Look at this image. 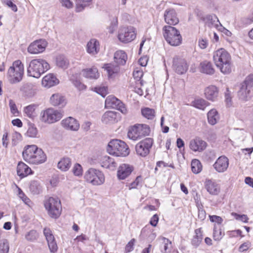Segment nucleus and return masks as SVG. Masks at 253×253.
<instances>
[{"mask_svg":"<svg viewBox=\"0 0 253 253\" xmlns=\"http://www.w3.org/2000/svg\"><path fill=\"white\" fill-rule=\"evenodd\" d=\"M24 160L32 164L39 165L44 163L46 157L43 151L36 145H28L23 151Z\"/></svg>","mask_w":253,"mask_h":253,"instance_id":"obj_1","label":"nucleus"},{"mask_svg":"<svg viewBox=\"0 0 253 253\" xmlns=\"http://www.w3.org/2000/svg\"><path fill=\"white\" fill-rule=\"evenodd\" d=\"M213 59L216 66L223 74L231 71V56L224 48H220L213 52Z\"/></svg>","mask_w":253,"mask_h":253,"instance_id":"obj_2","label":"nucleus"},{"mask_svg":"<svg viewBox=\"0 0 253 253\" xmlns=\"http://www.w3.org/2000/svg\"><path fill=\"white\" fill-rule=\"evenodd\" d=\"M50 69V65L44 59L42 58L32 60L27 67L28 75L39 78Z\"/></svg>","mask_w":253,"mask_h":253,"instance_id":"obj_3","label":"nucleus"},{"mask_svg":"<svg viewBox=\"0 0 253 253\" xmlns=\"http://www.w3.org/2000/svg\"><path fill=\"white\" fill-rule=\"evenodd\" d=\"M107 152L116 157H126L129 154V149L126 144L119 139L111 140L107 148Z\"/></svg>","mask_w":253,"mask_h":253,"instance_id":"obj_4","label":"nucleus"},{"mask_svg":"<svg viewBox=\"0 0 253 253\" xmlns=\"http://www.w3.org/2000/svg\"><path fill=\"white\" fill-rule=\"evenodd\" d=\"M47 214L52 218L57 219L61 214L62 208L60 200L57 197H49L44 202Z\"/></svg>","mask_w":253,"mask_h":253,"instance_id":"obj_5","label":"nucleus"},{"mask_svg":"<svg viewBox=\"0 0 253 253\" xmlns=\"http://www.w3.org/2000/svg\"><path fill=\"white\" fill-rule=\"evenodd\" d=\"M24 74V65L22 62L17 60L15 61L10 66L7 73V78L11 84L20 82Z\"/></svg>","mask_w":253,"mask_h":253,"instance_id":"obj_6","label":"nucleus"},{"mask_svg":"<svg viewBox=\"0 0 253 253\" xmlns=\"http://www.w3.org/2000/svg\"><path fill=\"white\" fill-rule=\"evenodd\" d=\"M163 35L168 43L172 46H178L182 42L180 32L171 26H165L163 28Z\"/></svg>","mask_w":253,"mask_h":253,"instance_id":"obj_7","label":"nucleus"},{"mask_svg":"<svg viewBox=\"0 0 253 253\" xmlns=\"http://www.w3.org/2000/svg\"><path fill=\"white\" fill-rule=\"evenodd\" d=\"M150 132L149 126L145 124H137L129 127L127 136L134 141L149 135Z\"/></svg>","mask_w":253,"mask_h":253,"instance_id":"obj_8","label":"nucleus"},{"mask_svg":"<svg viewBox=\"0 0 253 253\" xmlns=\"http://www.w3.org/2000/svg\"><path fill=\"white\" fill-rule=\"evenodd\" d=\"M85 180L93 185H100L105 181L103 173L100 170L93 168L89 169L84 173Z\"/></svg>","mask_w":253,"mask_h":253,"instance_id":"obj_9","label":"nucleus"},{"mask_svg":"<svg viewBox=\"0 0 253 253\" xmlns=\"http://www.w3.org/2000/svg\"><path fill=\"white\" fill-rule=\"evenodd\" d=\"M253 87V74L248 75L241 84L238 97L240 99L247 101L251 97V90Z\"/></svg>","mask_w":253,"mask_h":253,"instance_id":"obj_10","label":"nucleus"},{"mask_svg":"<svg viewBox=\"0 0 253 253\" xmlns=\"http://www.w3.org/2000/svg\"><path fill=\"white\" fill-rule=\"evenodd\" d=\"M63 112L49 108L41 113V120L42 122L52 124L59 121L63 116Z\"/></svg>","mask_w":253,"mask_h":253,"instance_id":"obj_11","label":"nucleus"},{"mask_svg":"<svg viewBox=\"0 0 253 253\" xmlns=\"http://www.w3.org/2000/svg\"><path fill=\"white\" fill-rule=\"evenodd\" d=\"M136 36L135 28L130 26L121 28L119 31L118 37L121 42L128 43L134 40Z\"/></svg>","mask_w":253,"mask_h":253,"instance_id":"obj_12","label":"nucleus"},{"mask_svg":"<svg viewBox=\"0 0 253 253\" xmlns=\"http://www.w3.org/2000/svg\"><path fill=\"white\" fill-rule=\"evenodd\" d=\"M153 144L151 138H146L138 143L135 146V150L137 155L145 157L150 153V150Z\"/></svg>","mask_w":253,"mask_h":253,"instance_id":"obj_13","label":"nucleus"},{"mask_svg":"<svg viewBox=\"0 0 253 253\" xmlns=\"http://www.w3.org/2000/svg\"><path fill=\"white\" fill-rule=\"evenodd\" d=\"M189 65L185 59L175 57L173 59L172 67L176 73L182 75L185 73Z\"/></svg>","mask_w":253,"mask_h":253,"instance_id":"obj_14","label":"nucleus"},{"mask_svg":"<svg viewBox=\"0 0 253 253\" xmlns=\"http://www.w3.org/2000/svg\"><path fill=\"white\" fill-rule=\"evenodd\" d=\"M47 42L45 40H37L31 43L28 47V51L31 54H38L42 52L45 49Z\"/></svg>","mask_w":253,"mask_h":253,"instance_id":"obj_15","label":"nucleus"},{"mask_svg":"<svg viewBox=\"0 0 253 253\" xmlns=\"http://www.w3.org/2000/svg\"><path fill=\"white\" fill-rule=\"evenodd\" d=\"M43 234L46 238L50 252L56 253L58 250V246L51 230L48 228H45L43 230Z\"/></svg>","mask_w":253,"mask_h":253,"instance_id":"obj_16","label":"nucleus"},{"mask_svg":"<svg viewBox=\"0 0 253 253\" xmlns=\"http://www.w3.org/2000/svg\"><path fill=\"white\" fill-rule=\"evenodd\" d=\"M229 166L228 159L225 156L219 157L213 165V169L218 172L225 171Z\"/></svg>","mask_w":253,"mask_h":253,"instance_id":"obj_17","label":"nucleus"},{"mask_svg":"<svg viewBox=\"0 0 253 253\" xmlns=\"http://www.w3.org/2000/svg\"><path fill=\"white\" fill-rule=\"evenodd\" d=\"M164 18L169 26L175 25L179 22V19L175 10L173 9H167L165 11Z\"/></svg>","mask_w":253,"mask_h":253,"instance_id":"obj_18","label":"nucleus"},{"mask_svg":"<svg viewBox=\"0 0 253 253\" xmlns=\"http://www.w3.org/2000/svg\"><path fill=\"white\" fill-rule=\"evenodd\" d=\"M207 143L199 137H196L190 141L189 147L194 152H202L207 147Z\"/></svg>","mask_w":253,"mask_h":253,"instance_id":"obj_19","label":"nucleus"},{"mask_svg":"<svg viewBox=\"0 0 253 253\" xmlns=\"http://www.w3.org/2000/svg\"><path fill=\"white\" fill-rule=\"evenodd\" d=\"M133 170V167L129 164H123L121 165L117 171L118 178L120 180L126 179L130 175Z\"/></svg>","mask_w":253,"mask_h":253,"instance_id":"obj_20","label":"nucleus"},{"mask_svg":"<svg viewBox=\"0 0 253 253\" xmlns=\"http://www.w3.org/2000/svg\"><path fill=\"white\" fill-rule=\"evenodd\" d=\"M219 90L215 85H210L205 89V95L206 98L211 101L217 100Z\"/></svg>","mask_w":253,"mask_h":253,"instance_id":"obj_21","label":"nucleus"},{"mask_svg":"<svg viewBox=\"0 0 253 253\" xmlns=\"http://www.w3.org/2000/svg\"><path fill=\"white\" fill-rule=\"evenodd\" d=\"M59 83L58 79L53 74H48L45 76L42 80V86L46 88H50L58 84Z\"/></svg>","mask_w":253,"mask_h":253,"instance_id":"obj_22","label":"nucleus"},{"mask_svg":"<svg viewBox=\"0 0 253 253\" xmlns=\"http://www.w3.org/2000/svg\"><path fill=\"white\" fill-rule=\"evenodd\" d=\"M62 125L66 129L76 131L80 127L78 121L74 118L69 117L62 121Z\"/></svg>","mask_w":253,"mask_h":253,"instance_id":"obj_23","label":"nucleus"},{"mask_svg":"<svg viewBox=\"0 0 253 253\" xmlns=\"http://www.w3.org/2000/svg\"><path fill=\"white\" fill-rule=\"evenodd\" d=\"M50 102L52 105L60 108L64 107L66 104L65 97L59 93L52 94L50 98Z\"/></svg>","mask_w":253,"mask_h":253,"instance_id":"obj_24","label":"nucleus"},{"mask_svg":"<svg viewBox=\"0 0 253 253\" xmlns=\"http://www.w3.org/2000/svg\"><path fill=\"white\" fill-rule=\"evenodd\" d=\"M100 50V44L99 42L94 39H91L86 45L87 52L92 55L97 54Z\"/></svg>","mask_w":253,"mask_h":253,"instance_id":"obj_25","label":"nucleus"},{"mask_svg":"<svg viewBox=\"0 0 253 253\" xmlns=\"http://www.w3.org/2000/svg\"><path fill=\"white\" fill-rule=\"evenodd\" d=\"M118 113L114 111H107L102 117V121L106 124H114L118 122Z\"/></svg>","mask_w":253,"mask_h":253,"instance_id":"obj_26","label":"nucleus"},{"mask_svg":"<svg viewBox=\"0 0 253 253\" xmlns=\"http://www.w3.org/2000/svg\"><path fill=\"white\" fill-rule=\"evenodd\" d=\"M205 187L208 192L211 195H217L220 192V187L215 181L209 179L205 182Z\"/></svg>","mask_w":253,"mask_h":253,"instance_id":"obj_27","label":"nucleus"},{"mask_svg":"<svg viewBox=\"0 0 253 253\" xmlns=\"http://www.w3.org/2000/svg\"><path fill=\"white\" fill-rule=\"evenodd\" d=\"M103 68L106 70L109 78H113L120 71V67L115 62L104 64Z\"/></svg>","mask_w":253,"mask_h":253,"instance_id":"obj_28","label":"nucleus"},{"mask_svg":"<svg viewBox=\"0 0 253 253\" xmlns=\"http://www.w3.org/2000/svg\"><path fill=\"white\" fill-rule=\"evenodd\" d=\"M82 74L84 77L89 79L96 80L99 77L98 69L95 67L83 69Z\"/></svg>","mask_w":253,"mask_h":253,"instance_id":"obj_29","label":"nucleus"},{"mask_svg":"<svg viewBox=\"0 0 253 253\" xmlns=\"http://www.w3.org/2000/svg\"><path fill=\"white\" fill-rule=\"evenodd\" d=\"M17 174L21 177H24L32 173V171L25 163L19 162L17 167Z\"/></svg>","mask_w":253,"mask_h":253,"instance_id":"obj_30","label":"nucleus"},{"mask_svg":"<svg viewBox=\"0 0 253 253\" xmlns=\"http://www.w3.org/2000/svg\"><path fill=\"white\" fill-rule=\"evenodd\" d=\"M114 62L119 66L124 65L126 64L127 55L123 50L117 51L114 54Z\"/></svg>","mask_w":253,"mask_h":253,"instance_id":"obj_31","label":"nucleus"},{"mask_svg":"<svg viewBox=\"0 0 253 253\" xmlns=\"http://www.w3.org/2000/svg\"><path fill=\"white\" fill-rule=\"evenodd\" d=\"M56 66L63 70L67 69L69 66V61L64 55L60 54L56 56L55 59Z\"/></svg>","mask_w":253,"mask_h":253,"instance_id":"obj_32","label":"nucleus"},{"mask_svg":"<svg viewBox=\"0 0 253 253\" xmlns=\"http://www.w3.org/2000/svg\"><path fill=\"white\" fill-rule=\"evenodd\" d=\"M72 162L70 158L63 157L58 162L57 168L63 171H67L71 167Z\"/></svg>","mask_w":253,"mask_h":253,"instance_id":"obj_33","label":"nucleus"},{"mask_svg":"<svg viewBox=\"0 0 253 253\" xmlns=\"http://www.w3.org/2000/svg\"><path fill=\"white\" fill-rule=\"evenodd\" d=\"M208 123L211 125L216 124L219 119L218 112L215 109H212L207 114Z\"/></svg>","mask_w":253,"mask_h":253,"instance_id":"obj_34","label":"nucleus"},{"mask_svg":"<svg viewBox=\"0 0 253 253\" xmlns=\"http://www.w3.org/2000/svg\"><path fill=\"white\" fill-rule=\"evenodd\" d=\"M201 72L208 75H212L214 73V69L212 64L208 61H204L201 63Z\"/></svg>","mask_w":253,"mask_h":253,"instance_id":"obj_35","label":"nucleus"},{"mask_svg":"<svg viewBox=\"0 0 253 253\" xmlns=\"http://www.w3.org/2000/svg\"><path fill=\"white\" fill-rule=\"evenodd\" d=\"M192 105L197 109L204 110L210 105V103L203 98H197L192 102Z\"/></svg>","mask_w":253,"mask_h":253,"instance_id":"obj_36","label":"nucleus"},{"mask_svg":"<svg viewBox=\"0 0 253 253\" xmlns=\"http://www.w3.org/2000/svg\"><path fill=\"white\" fill-rule=\"evenodd\" d=\"M121 100L113 95L108 96L105 100V106L109 108H116Z\"/></svg>","mask_w":253,"mask_h":253,"instance_id":"obj_37","label":"nucleus"},{"mask_svg":"<svg viewBox=\"0 0 253 253\" xmlns=\"http://www.w3.org/2000/svg\"><path fill=\"white\" fill-rule=\"evenodd\" d=\"M195 235L191 240L192 245L195 248L198 247L201 243L203 239V235L200 229H197L195 230Z\"/></svg>","mask_w":253,"mask_h":253,"instance_id":"obj_38","label":"nucleus"},{"mask_svg":"<svg viewBox=\"0 0 253 253\" xmlns=\"http://www.w3.org/2000/svg\"><path fill=\"white\" fill-rule=\"evenodd\" d=\"M191 166L192 171L195 174L199 173L202 170V165L199 160H193L191 162Z\"/></svg>","mask_w":253,"mask_h":253,"instance_id":"obj_39","label":"nucleus"},{"mask_svg":"<svg viewBox=\"0 0 253 253\" xmlns=\"http://www.w3.org/2000/svg\"><path fill=\"white\" fill-rule=\"evenodd\" d=\"M35 107L36 106L34 104H31L25 107L24 109V112L25 115L31 119H34L36 116Z\"/></svg>","mask_w":253,"mask_h":253,"instance_id":"obj_40","label":"nucleus"},{"mask_svg":"<svg viewBox=\"0 0 253 253\" xmlns=\"http://www.w3.org/2000/svg\"><path fill=\"white\" fill-rule=\"evenodd\" d=\"M204 19L206 21V23L209 26L213 25L216 28H218V25L217 24L215 23L216 22H218L220 25H221L219 20L215 15H208Z\"/></svg>","mask_w":253,"mask_h":253,"instance_id":"obj_41","label":"nucleus"},{"mask_svg":"<svg viewBox=\"0 0 253 253\" xmlns=\"http://www.w3.org/2000/svg\"><path fill=\"white\" fill-rule=\"evenodd\" d=\"M163 243L161 247V251L163 253H169L171 249V243L168 239L165 237L162 238Z\"/></svg>","mask_w":253,"mask_h":253,"instance_id":"obj_42","label":"nucleus"},{"mask_svg":"<svg viewBox=\"0 0 253 253\" xmlns=\"http://www.w3.org/2000/svg\"><path fill=\"white\" fill-rule=\"evenodd\" d=\"M141 114L145 118L152 120L155 116V111L154 109L148 107L141 109Z\"/></svg>","mask_w":253,"mask_h":253,"instance_id":"obj_43","label":"nucleus"},{"mask_svg":"<svg viewBox=\"0 0 253 253\" xmlns=\"http://www.w3.org/2000/svg\"><path fill=\"white\" fill-rule=\"evenodd\" d=\"M104 167L111 169H114L117 166V164L114 159L109 156H106L104 158Z\"/></svg>","mask_w":253,"mask_h":253,"instance_id":"obj_44","label":"nucleus"},{"mask_svg":"<svg viewBox=\"0 0 253 253\" xmlns=\"http://www.w3.org/2000/svg\"><path fill=\"white\" fill-rule=\"evenodd\" d=\"M30 191L33 194H38L42 190L41 186L37 181H32L29 187Z\"/></svg>","mask_w":253,"mask_h":253,"instance_id":"obj_45","label":"nucleus"},{"mask_svg":"<svg viewBox=\"0 0 253 253\" xmlns=\"http://www.w3.org/2000/svg\"><path fill=\"white\" fill-rule=\"evenodd\" d=\"M91 0H76V11L78 12L82 11L85 7L88 5Z\"/></svg>","mask_w":253,"mask_h":253,"instance_id":"obj_46","label":"nucleus"},{"mask_svg":"<svg viewBox=\"0 0 253 253\" xmlns=\"http://www.w3.org/2000/svg\"><path fill=\"white\" fill-rule=\"evenodd\" d=\"M38 134V130L35 125L33 124H29V127L26 133V136L29 137H36Z\"/></svg>","mask_w":253,"mask_h":253,"instance_id":"obj_47","label":"nucleus"},{"mask_svg":"<svg viewBox=\"0 0 253 253\" xmlns=\"http://www.w3.org/2000/svg\"><path fill=\"white\" fill-rule=\"evenodd\" d=\"M9 245L6 239L0 240V253H8Z\"/></svg>","mask_w":253,"mask_h":253,"instance_id":"obj_48","label":"nucleus"},{"mask_svg":"<svg viewBox=\"0 0 253 253\" xmlns=\"http://www.w3.org/2000/svg\"><path fill=\"white\" fill-rule=\"evenodd\" d=\"M38 238V233L36 230H32L28 232L25 235V238L27 240L33 242L36 240Z\"/></svg>","mask_w":253,"mask_h":253,"instance_id":"obj_49","label":"nucleus"},{"mask_svg":"<svg viewBox=\"0 0 253 253\" xmlns=\"http://www.w3.org/2000/svg\"><path fill=\"white\" fill-rule=\"evenodd\" d=\"M197 207L198 210V218L201 220H204L206 217V213L203 209V206L202 204L197 203Z\"/></svg>","mask_w":253,"mask_h":253,"instance_id":"obj_50","label":"nucleus"},{"mask_svg":"<svg viewBox=\"0 0 253 253\" xmlns=\"http://www.w3.org/2000/svg\"><path fill=\"white\" fill-rule=\"evenodd\" d=\"M71 80L74 86L79 90H84L85 89L86 86L80 80L72 78Z\"/></svg>","mask_w":253,"mask_h":253,"instance_id":"obj_51","label":"nucleus"},{"mask_svg":"<svg viewBox=\"0 0 253 253\" xmlns=\"http://www.w3.org/2000/svg\"><path fill=\"white\" fill-rule=\"evenodd\" d=\"M95 91L103 97H105L108 93V87L105 86L96 87L95 88Z\"/></svg>","mask_w":253,"mask_h":253,"instance_id":"obj_52","label":"nucleus"},{"mask_svg":"<svg viewBox=\"0 0 253 253\" xmlns=\"http://www.w3.org/2000/svg\"><path fill=\"white\" fill-rule=\"evenodd\" d=\"M73 172L75 175L80 176L83 174L82 167L79 164H76L72 169Z\"/></svg>","mask_w":253,"mask_h":253,"instance_id":"obj_53","label":"nucleus"},{"mask_svg":"<svg viewBox=\"0 0 253 253\" xmlns=\"http://www.w3.org/2000/svg\"><path fill=\"white\" fill-rule=\"evenodd\" d=\"M12 1L13 0H1V2L3 4L6 5L14 12H16L18 10L17 6L13 3Z\"/></svg>","mask_w":253,"mask_h":253,"instance_id":"obj_54","label":"nucleus"},{"mask_svg":"<svg viewBox=\"0 0 253 253\" xmlns=\"http://www.w3.org/2000/svg\"><path fill=\"white\" fill-rule=\"evenodd\" d=\"M9 105L11 113L15 116H18L19 113L18 109L17 108L15 103L12 100L10 99L9 101Z\"/></svg>","mask_w":253,"mask_h":253,"instance_id":"obj_55","label":"nucleus"},{"mask_svg":"<svg viewBox=\"0 0 253 253\" xmlns=\"http://www.w3.org/2000/svg\"><path fill=\"white\" fill-rule=\"evenodd\" d=\"M22 136L18 132H14L12 135V144L13 145H16L19 141L21 140Z\"/></svg>","mask_w":253,"mask_h":253,"instance_id":"obj_56","label":"nucleus"},{"mask_svg":"<svg viewBox=\"0 0 253 253\" xmlns=\"http://www.w3.org/2000/svg\"><path fill=\"white\" fill-rule=\"evenodd\" d=\"M18 195L19 197L26 204H28L30 202V199L26 196L25 194L23 192L22 190L20 188H18Z\"/></svg>","mask_w":253,"mask_h":253,"instance_id":"obj_57","label":"nucleus"},{"mask_svg":"<svg viewBox=\"0 0 253 253\" xmlns=\"http://www.w3.org/2000/svg\"><path fill=\"white\" fill-rule=\"evenodd\" d=\"M135 240L132 239L126 245L125 247V253H128L131 252L133 250V246L135 243Z\"/></svg>","mask_w":253,"mask_h":253,"instance_id":"obj_58","label":"nucleus"},{"mask_svg":"<svg viewBox=\"0 0 253 253\" xmlns=\"http://www.w3.org/2000/svg\"><path fill=\"white\" fill-rule=\"evenodd\" d=\"M225 97L226 105L228 107L231 106V98L232 95L231 92L229 90L228 88H227L226 91L225 92Z\"/></svg>","mask_w":253,"mask_h":253,"instance_id":"obj_59","label":"nucleus"},{"mask_svg":"<svg viewBox=\"0 0 253 253\" xmlns=\"http://www.w3.org/2000/svg\"><path fill=\"white\" fill-rule=\"evenodd\" d=\"M142 180L141 176H138L135 180L129 185V189L136 188Z\"/></svg>","mask_w":253,"mask_h":253,"instance_id":"obj_60","label":"nucleus"},{"mask_svg":"<svg viewBox=\"0 0 253 253\" xmlns=\"http://www.w3.org/2000/svg\"><path fill=\"white\" fill-rule=\"evenodd\" d=\"M143 72L140 70H135L133 73V76L135 79H136L139 82V84L142 85V81H140L143 76Z\"/></svg>","mask_w":253,"mask_h":253,"instance_id":"obj_61","label":"nucleus"},{"mask_svg":"<svg viewBox=\"0 0 253 253\" xmlns=\"http://www.w3.org/2000/svg\"><path fill=\"white\" fill-rule=\"evenodd\" d=\"M124 114H126L128 112L127 109L126 105L121 101H120L119 105L116 108Z\"/></svg>","mask_w":253,"mask_h":253,"instance_id":"obj_62","label":"nucleus"},{"mask_svg":"<svg viewBox=\"0 0 253 253\" xmlns=\"http://www.w3.org/2000/svg\"><path fill=\"white\" fill-rule=\"evenodd\" d=\"M213 237L214 240L219 241L222 237L221 231L220 230H214L213 233Z\"/></svg>","mask_w":253,"mask_h":253,"instance_id":"obj_63","label":"nucleus"},{"mask_svg":"<svg viewBox=\"0 0 253 253\" xmlns=\"http://www.w3.org/2000/svg\"><path fill=\"white\" fill-rule=\"evenodd\" d=\"M210 219L211 222H216L218 224H220L223 221L222 218L219 216L217 215H210Z\"/></svg>","mask_w":253,"mask_h":253,"instance_id":"obj_64","label":"nucleus"}]
</instances>
